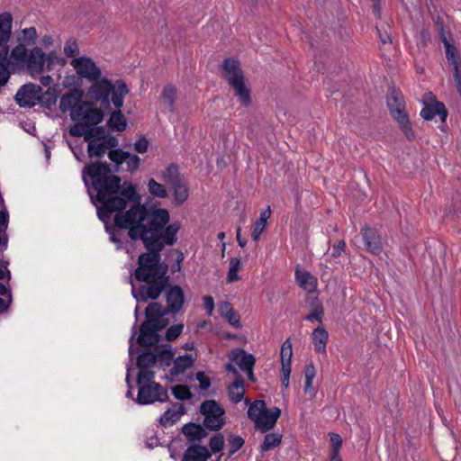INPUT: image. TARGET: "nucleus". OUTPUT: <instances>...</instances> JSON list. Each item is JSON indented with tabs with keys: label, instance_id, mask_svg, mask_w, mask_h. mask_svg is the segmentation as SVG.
I'll use <instances>...</instances> for the list:
<instances>
[{
	"label": "nucleus",
	"instance_id": "nucleus-1",
	"mask_svg": "<svg viewBox=\"0 0 461 461\" xmlns=\"http://www.w3.org/2000/svg\"><path fill=\"white\" fill-rule=\"evenodd\" d=\"M169 221L168 210L158 209L151 218L127 230L129 238L133 241H142L147 250L139 255L138 267L133 274L137 281L145 285L136 288L131 282L132 295L138 302L157 300L168 285V266L161 261L160 253L167 245L172 246L177 241V232L181 228L179 221L168 224Z\"/></svg>",
	"mask_w": 461,
	"mask_h": 461
},
{
	"label": "nucleus",
	"instance_id": "nucleus-2",
	"mask_svg": "<svg viewBox=\"0 0 461 461\" xmlns=\"http://www.w3.org/2000/svg\"><path fill=\"white\" fill-rule=\"evenodd\" d=\"M83 180L88 185L90 177L92 186L96 191L98 215L102 221L111 217L119 228L129 230L132 226L144 222L159 208L141 203V196L130 182L122 183V178L113 174L107 162L95 161L83 169Z\"/></svg>",
	"mask_w": 461,
	"mask_h": 461
},
{
	"label": "nucleus",
	"instance_id": "nucleus-3",
	"mask_svg": "<svg viewBox=\"0 0 461 461\" xmlns=\"http://www.w3.org/2000/svg\"><path fill=\"white\" fill-rule=\"evenodd\" d=\"M93 84L86 92V96L91 102H100L106 107L110 106V95L111 101L116 109H121L123 105V99L129 94L130 90L128 86L123 80H117L115 84H113L106 77L96 79L92 81Z\"/></svg>",
	"mask_w": 461,
	"mask_h": 461
},
{
	"label": "nucleus",
	"instance_id": "nucleus-4",
	"mask_svg": "<svg viewBox=\"0 0 461 461\" xmlns=\"http://www.w3.org/2000/svg\"><path fill=\"white\" fill-rule=\"evenodd\" d=\"M95 103L85 101L71 111L70 118L75 123L70 126L68 132L73 137H82L84 131L91 126L98 125L104 119V113L101 108L94 107Z\"/></svg>",
	"mask_w": 461,
	"mask_h": 461
},
{
	"label": "nucleus",
	"instance_id": "nucleus-5",
	"mask_svg": "<svg viewBox=\"0 0 461 461\" xmlns=\"http://www.w3.org/2000/svg\"><path fill=\"white\" fill-rule=\"evenodd\" d=\"M222 77L233 88L240 103L248 107L251 104L250 89L245 83V76L239 60L228 58L221 65Z\"/></svg>",
	"mask_w": 461,
	"mask_h": 461
},
{
	"label": "nucleus",
	"instance_id": "nucleus-6",
	"mask_svg": "<svg viewBox=\"0 0 461 461\" xmlns=\"http://www.w3.org/2000/svg\"><path fill=\"white\" fill-rule=\"evenodd\" d=\"M387 106L393 118L398 122L399 127L408 140L414 139L409 116L405 112V102L401 92L393 90L387 97Z\"/></svg>",
	"mask_w": 461,
	"mask_h": 461
},
{
	"label": "nucleus",
	"instance_id": "nucleus-7",
	"mask_svg": "<svg viewBox=\"0 0 461 461\" xmlns=\"http://www.w3.org/2000/svg\"><path fill=\"white\" fill-rule=\"evenodd\" d=\"M437 25L439 30L440 40L442 41L446 50L447 63L452 68L454 81L456 86L457 92L461 96V56L458 53L456 47L448 41L444 31L443 23L439 17H438Z\"/></svg>",
	"mask_w": 461,
	"mask_h": 461
},
{
	"label": "nucleus",
	"instance_id": "nucleus-8",
	"mask_svg": "<svg viewBox=\"0 0 461 461\" xmlns=\"http://www.w3.org/2000/svg\"><path fill=\"white\" fill-rule=\"evenodd\" d=\"M200 412L204 416L203 426L212 431L221 429L225 424V410L214 400H206L200 406Z\"/></svg>",
	"mask_w": 461,
	"mask_h": 461
},
{
	"label": "nucleus",
	"instance_id": "nucleus-9",
	"mask_svg": "<svg viewBox=\"0 0 461 461\" xmlns=\"http://www.w3.org/2000/svg\"><path fill=\"white\" fill-rule=\"evenodd\" d=\"M136 402L140 405L152 404L156 402H165L169 399L167 390L159 383H146L138 385Z\"/></svg>",
	"mask_w": 461,
	"mask_h": 461
},
{
	"label": "nucleus",
	"instance_id": "nucleus-10",
	"mask_svg": "<svg viewBox=\"0 0 461 461\" xmlns=\"http://www.w3.org/2000/svg\"><path fill=\"white\" fill-rule=\"evenodd\" d=\"M71 65L80 77L86 78L91 82L96 81V79H99L102 76L101 69L89 57L83 56L76 58L72 59Z\"/></svg>",
	"mask_w": 461,
	"mask_h": 461
},
{
	"label": "nucleus",
	"instance_id": "nucleus-11",
	"mask_svg": "<svg viewBox=\"0 0 461 461\" xmlns=\"http://www.w3.org/2000/svg\"><path fill=\"white\" fill-rule=\"evenodd\" d=\"M166 291L167 307L165 312L169 314H176L179 312L185 303V294L183 289L177 285H170L164 290Z\"/></svg>",
	"mask_w": 461,
	"mask_h": 461
},
{
	"label": "nucleus",
	"instance_id": "nucleus-12",
	"mask_svg": "<svg viewBox=\"0 0 461 461\" xmlns=\"http://www.w3.org/2000/svg\"><path fill=\"white\" fill-rule=\"evenodd\" d=\"M41 86L26 84L20 87L15 95L16 103L21 107H32L39 103Z\"/></svg>",
	"mask_w": 461,
	"mask_h": 461
},
{
	"label": "nucleus",
	"instance_id": "nucleus-13",
	"mask_svg": "<svg viewBox=\"0 0 461 461\" xmlns=\"http://www.w3.org/2000/svg\"><path fill=\"white\" fill-rule=\"evenodd\" d=\"M158 332L151 320H145L140 327V335L137 339L138 344L142 347L157 345L160 339Z\"/></svg>",
	"mask_w": 461,
	"mask_h": 461
},
{
	"label": "nucleus",
	"instance_id": "nucleus-14",
	"mask_svg": "<svg viewBox=\"0 0 461 461\" xmlns=\"http://www.w3.org/2000/svg\"><path fill=\"white\" fill-rule=\"evenodd\" d=\"M45 62L46 54L41 48L35 47L30 51L25 63L29 73L34 77L43 71Z\"/></svg>",
	"mask_w": 461,
	"mask_h": 461
},
{
	"label": "nucleus",
	"instance_id": "nucleus-15",
	"mask_svg": "<svg viewBox=\"0 0 461 461\" xmlns=\"http://www.w3.org/2000/svg\"><path fill=\"white\" fill-rule=\"evenodd\" d=\"M363 240L366 249L375 255H379L382 250L381 238L375 229L366 227L362 229Z\"/></svg>",
	"mask_w": 461,
	"mask_h": 461
},
{
	"label": "nucleus",
	"instance_id": "nucleus-16",
	"mask_svg": "<svg viewBox=\"0 0 461 461\" xmlns=\"http://www.w3.org/2000/svg\"><path fill=\"white\" fill-rule=\"evenodd\" d=\"M195 358L191 354H185L174 359L173 366L168 371V376L173 381L178 375L184 374L194 364Z\"/></svg>",
	"mask_w": 461,
	"mask_h": 461
},
{
	"label": "nucleus",
	"instance_id": "nucleus-17",
	"mask_svg": "<svg viewBox=\"0 0 461 461\" xmlns=\"http://www.w3.org/2000/svg\"><path fill=\"white\" fill-rule=\"evenodd\" d=\"M83 95V91L78 89H73L63 95L59 102L60 111L62 113H67L68 111L71 112L76 109L84 102L82 101Z\"/></svg>",
	"mask_w": 461,
	"mask_h": 461
},
{
	"label": "nucleus",
	"instance_id": "nucleus-18",
	"mask_svg": "<svg viewBox=\"0 0 461 461\" xmlns=\"http://www.w3.org/2000/svg\"><path fill=\"white\" fill-rule=\"evenodd\" d=\"M280 415V408L273 407L272 409L268 410L266 407V411L263 412L261 420L258 423L257 428L259 429L262 432H267L272 429L275 427Z\"/></svg>",
	"mask_w": 461,
	"mask_h": 461
},
{
	"label": "nucleus",
	"instance_id": "nucleus-19",
	"mask_svg": "<svg viewBox=\"0 0 461 461\" xmlns=\"http://www.w3.org/2000/svg\"><path fill=\"white\" fill-rule=\"evenodd\" d=\"M230 359L235 362L241 370L254 367L256 357L252 354L247 353L243 348H236L231 351Z\"/></svg>",
	"mask_w": 461,
	"mask_h": 461
},
{
	"label": "nucleus",
	"instance_id": "nucleus-20",
	"mask_svg": "<svg viewBox=\"0 0 461 461\" xmlns=\"http://www.w3.org/2000/svg\"><path fill=\"white\" fill-rule=\"evenodd\" d=\"M437 114L440 116L442 122H445L447 116L444 104L438 101L431 105L426 104L420 111V116L427 121L433 119Z\"/></svg>",
	"mask_w": 461,
	"mask_h": 461
},
{
	"label": "nucleus",
	"instance_id": "nucleus-21",
	"mask_svg": "<svg viewBox=\"0 0 461 461\" xmlns=\"http://www.w3.org/2000/svg\"><path fill=\"white\" fill-rule=\"evenodd\" d=\"M185 412V408L181 403H174L172 409L167 410L159 419V423L167 427L176 422L181 415Z\"/></svg>",
	"mask_w": 461,
	"mask_h": 461
},
{
	"label": "nucleus",
	"instance_id": "nucleus-22",
	"mask_svg": "<svg viewBox=\"0 0 461 461\" xmlns=\"http://www.w3.org/2000/svg\"><path fill=\"white\" fill-rule=\"evenodd\" d=\"M182 432L189 441H200L208 435L207 431L202 425L193 422L184 425Z\"/></svg>",
	"mask_w": 461,
	"mask_h": 461
},
{
	"label": "nucleus",
	"instance_id": "nucleus-23",
	"mask_svg": "<svg viewBox=\"0 0 461 461\" xmlns=\"http://www.w3.org/2000/svg\"><path fill=\"white\" fill-rule=\"evenodd\" d=\"M13 16L5 12L0 14V46L7 44L12 33Z\"/></svg>",
	"mask_w": 461,
	"mask_h": 461
},
{
	"label": "nucleus",
	"instance_id": "nucleus-24",
	"mask_svg": "<svg viewBox=\"0 0 461 461\" xmlns=\"http://www.w3.org/2000/svg\"><path fill=\"white\" fill-rule=\"evenodd\" d=\"M209 456L210 453L206 447L194 445L186 449L183 461H206Z\"/></svg>",
	"mask_w": 461,
	"mask_h": 461
},
{
	"label": "nucleus",
	"instance_id": "nucleus-25",
	"mask_svg": "<svg viewBox=\"0 0 461 461\" xmlns=\"http://www.w3.org/2000/svg\"><path fill=\"white\" fill-rule=\"evenodd\" d=\"M229 396L234 403L240 402L245 394V380L243 377L236 379L228 389Z\"/></svg>",
	"mask_w": 461,
	"mask_h": 461
},
{
	"label": "nucleus",
	"instance_id": "nucleus-26",
	"mask_svg": "<svg viewBox=\"0 0 461 461\" xmlns=\"http://www.w3.org/2000/svg\"><path fill=\"white\" fill-rule=\"evenodd\" d=\"M296 281L304 290L313 291L317 286V279L308 271L302 272L298 268L295 271Z\"/></svg>",
	"mask_w": 461,
	"mask_h": 461
},
{
	"label": "nucleus",
	"instance_id": "nucleus-27",
	"mask_svg": "<svg viewBox=\"0 0 461 461\" xmlns=\"http://www.w3.org/2000/svg\"><path fill=\"white\" fill-rule=\"evenodd\" d=\"M175 354L171 348V346L166 344L163 348L158 350L156 349L157 363L163 368L170 366L174 362Z\"/></svg>",
	"mask_w": 461,
	"mask_h": 461
},
{
	"label": "nucleus",
	"instance_id": "nucleus-28",
	"mask_svg": "<svg viewBox=\"0 0 461 461\" xmlns=\"http://www.w3.org/2000/svg\"><path fill=\"white\" fill-rule=\"evenodd\" d=\"M84 132L82 136L86 142L103 141L108 134L104 126L97 125L89 127Z\"/></svg>",
	"mask_w": 461,
	"mask_h": 461
},
{
	"label": "nucleus",
	"instance_id": "nucleus-29",
	"mask_svg": "<svg viewBox=\"0 0 461 461\" xmlns=\"http://www.w3.org/2000/svg\"><path fill=\"white\" fill-rule=\"evenodd\" d=\"M59 94V93L57 86L53 87L50 86L45 93L41 91L39 103L42 106L48 108L49 110H51L52 107L56 104Z\"/></svg>",
	"mask_w": 461,
	"mask_h": 461
},
{
	"label": "nucleus",
	"instance_id": "nucleus-30",
	"mask_svg": "<svg viewBox=\"0 0 461 461\" xmlns=\"http://www.w3.org/2000/svg\"><path fill=\"white\" fill-rule=\"evenodd\" d=\"M107 125L113 131H122L127 127V122L125 116L122 114L120 109L111 113L110 118L107 122Z\"/></svg>",
	"mask_w": 461,
	"mask_h": 461
},
{
	"label": "nucleus",
	"instance_id": "nucleus-31",
	"mask_svg": "<svg viewBox=\"0 0 461 461\" xmlns=\"http://www.w3.org/2000/svg\"><path fill=\"white\" fill-rule=\"evenodd\" d=\"M177 90L176 87L172 84H167L164 86L161 98L165 104H167L170 112L175 111V103L176 99Z\"/></svg>",
	"mask_w": 461,
	"mask_h": 461
},
{
	"label": "nucleus",
	"instance_id": "nucleus-32",
	"mask_svg": "<svg viewBox=\"0 0 461 461\" xmlns=\"http://www.w3.org/2000/svg\"><path fill=\"white\" fill-rule=\"evenodd\" d=\"M329 334L322 327L314 329L312 332V340L317 352H325L326 343Z\"/></svg>",
	"mask_w": 461,
	"mask_h": 461
},
{
	"label": "nucleus",
	"instance_id": "nucleus-33",
	"mask_svg": "<svg viewBox=\"0 0 461 461\" xmlns=\"http://www.w3.org/2000/svg\"><path fill=\"white\" fill-rule=\"evenodd\" d=\"M170 189L173 190L174 199L177 205L184 203L189 196V189L182 179L180 183L170 185Z\"/></svg>",
	"mask_w": 461,
	"mask_h": 461
},
{
	"label": "nucleus",
	"instance_id": "nucleus-34",
	"mask_svg": "<svg viewBox=\"0 0 461 461\" xmlns=\"http://www.w3.org/2000/svg\"><path fill=\"white\" fill-rule=\"evenodd\" d=\"M266 402L263 400H257L250 404L248 410V417L254 421L257 426L259 420H261V416L263 412L266 411Z\"/></svg>",
	"mask_w": 461,
	"mask_h": 461
},
{
	"label": "nucleus",
	"instance_id": "nucleus-35",
	"mask_svg": "<svg viewBox=\"0 0 461 461\" xmlns=\"http://www.w3.org/2000/svg\"><path fill=\"white\" fill-rule=\"evenodd\" d=\"M310 307L311 312L304 317V320L309 321H317L321 323L324 315V309L322 303L317 297H315L310 303Z\"/></svg>",
	"mask_w": 461,
	"mask_h": 461
},
{
	"label": "nucleus",
	"instance_id": "nucleus-36",
	"mask_svg": "<svg viewBox=\"0 0 461 461\" xmlns=\"http://www.w3.org/2000/svg\"><path fill=\"white\" fill-rule=\"evenodd\" d=\"M156 363V353H153L150 350H147L138 356L136 366L139 369H145L154 366Z\"/></svg>",
	"mask_w": 461,
	"mask_h": 461
},
{
	"label": "nucleus",
	"instance_id": "nucleus-37",
	"mask_svg": "<svg viewBox=\"0 0 461 461\" xmlns=\"http://www.w3.org/2000/svg\"><path fill=\"white\" fill-rule=\"evenodd\" d=\"M182 176L179 174L178 167L176 164L169 165L162 174V180L167 185H172L180 183Z\"/></svg>",
	"mask_w": 461,
	"mask_h": 461
},
{
	"label": "nucleus",
	"instance_id": "nucleus-38",
	"mask_svg": "<svg viewBox=\"0 0 461 461\" xmlns=\"http://www.w3.org/2000/svg\"><path fill=\"white\" fill-rule=\"evenodd\" d=\"M167 314L165 312V308L159 303H150L145 310L146 320H151V322H154L155 319Z\"/></svg>",
	"mask_w": 461,
	"mask_h": 461
},
{
	"label": "nucleus",
	"instance_id": "nucleus-39",
	"mask_svg": "<svg viewBox=\"0 0 461 461\" xmlns=\"http://www.w3.org/2000/svg\"><path fill=\"white\" fill-rule=\"evenodd\" d=\"M87 153L89 158H102L108 153V149L104 141L87 142Z\"/></svg>",
	"mask_w": 461,
	"mask_h": 461
},
{
	"label": "nucleus",
	"instance_id": "nucleus-40",
	"mask_svg": "<svg viewBox=\"0 0 461 461\" xmlns=\"http://www.w3.org/2000/svg\"><path fill=\"white\" fill-rule=\"evenodd\" d=\"M293 356L292 342L287 339L281 347V366L282 368L291 367V359Z\"/></svg>",
	"mask_w": 461,
	"mask_h": 461
},
{
	"label": "nucleus",
	"instance_id": "nucleus-41",
	"mask_svg": "<svg viewBox=\"0 0 461 461\" xmlns=\"http://www.w3.org/2000/svg\"><path fill=\"white\" fill-rule=\"evenodd\" d=\"M28 55L29 54L27 53L25 45L23 43H20L15 48H14L10 53L11 63H25Z\"/></svg>",
	"mask_w": 461,
	"mask_h": 461
},
{
	"label": "nucleus",
	"instance_id": "nucleus-42",
	"mask_svg": "<svg viewBox=\"0 0 461 461\" xmlns=\"http://www.w3.org/2000/svg\"><path fill=\"white\" fill-rule=\"evenodd\" d=\"M282 435L276 433H269L265 436L264 441L260 446L263 452L268 451L281 444Z\"/></svg>",
	"mask_w": 461,
	"mask_h": 461
},
{
	"label": "nucleus",
	"instance_id": "nucleus-43",
	"mask_svg": "<svg viewBox=\"0 0 461 461\" xmlns=\"http://www.w3.org/2000/svg\"><path fill=\"white\" fill-rule=\"evenodd\" d=\"M130 156V153L127 151H123L121 149H114L108 151V157L111 161L116 164V168L113 170V172H117V167L122 165L126 159L127 157Z\"/></svg>",
	"mask_w": 461,
	"mask_h": 461
},
{
	"label": "nucleus",
	"instance_id": "nucleus-44",
	"mask_svg": "<svg viewBox=\"0 0 461 461\" xmlns=\"http://www.w3.org/2000/svg\"><path fill=\"white\" fill-rule=\"evenodd\" d=\"M172 394L176 400L186 401L193 397V393L189 387L185 384H177L172 387Z\"/></svg>",
	"mask_w": 461,
	"mask_h": 461
},
{
	"label": "nucleus",
	"instance_id": "nucleus-45",
	"mask_svg": "<svg viewBox=\"0 0 461 461\" xmlns=\"http://www.w3.org/2000/svg\"><path fill=\"white\" fill-rule=\"evenodd\" d=\"M148 186L149 192L152 195L159 198H166L167 196V191L166 187L162 184L157 182L155 179L150 178L149 180Z\"/></svg>",
	"mask_w": 461,
	"mask_h": 461
},
{
	"label": "nucleus",
	"instance_id": "nucleus-46",
	"mask_svg": "<svg viewBox=\"0 0 461 461\" xmlns=\"http://www.w3.org/2000/svg\"><path fill=\"white\" fill-rule=\"evenodd\" d=\"M241 268V264L239 258H231L230 260V267L228 272V282L233 283L235 281L240 280V276H238L237 272Z\"/></svg>",
	"mask_w": 461,
	"mask_h": 461
},
{
	"label": "nucleus",
	"instance_id": "nucleus-47",
	"mask_svg": "<svg viewBox=\"0 0 461 461\" xmlns=\"http://www.w3.org/2000/svg\"><path fill=\"white\" fill-rule=\"evenodd\" d=\"M316 375V369L313 364H308L304 367V377H305V384H304V392H310L312 389V382Z\"/></svg>",
	"mask_w": 461,
	"mask_h": 461
},
{
	"label": "nucleus",
	"instance_id": "nucleus-48",
	"mask_svg": "<svg viewBox=\"0 0 461 461\" xmlns=\"http://www.w3.org/2000/svg\"><path fill=\"white\" fill-rule=\"evenodd\" d=\"M155 372L149 368L140 369L137 375V385H142L146 383H157L154 381Z\"/></svg>",
	"mask_w": 461,
	"mask_h": 461
},
{
	"label": "nucleus",
	"instance_id": "nucleus-49",
	"mask_svg": "<svg viewBox=\"0 0 461 461\" xmlns=\"http://www.w3.org/2000/svg\"><path fill=\"white\" fill-rule=\"evenodd\" d=\"M23 37H19L18 41L23 44L33 45L37 40V32L34 27H30L22 31Z\"/></svg>",
	"mask_w": 461,
	"mask_h": 461
},
{
	"label": "nucleus",
	"instance_id": "nucleus-50",
	"mask_svg": "<svg viewBox=\"0 0 461 461\" xmlns=\"http://www.w3.org/2000/svg\"><path fill=\"white\" fill-rule=\"evenodd\" d=\"M244 443H245V441H244V439L240 436L230 435L228 437V445H229V447H230V456L233 455L238 450H240L243 447Z\"/></svg>",
	"mask_w": 461,
	"mask_h": 461
},
{
	"label": "nucleus",
	"instance_id": "nucleus-51",
	"mask_svg": "<svg viewBox=\"0 0 461 461\" xmlns=\"http://www.w3.org/2000/svg\"><path fill=\"white\" fill-rule=\"evenodd\" d=\"M66 62V59L59 56L55 51H50L48 55H46L45 64L48 70H51L55 64L64 66Z\"/></svg>",
	"mask_w": 461,
	"mask_h": 461
},
{
	"label": "nucleus",
	"instance_id": "nucleus-52",
	"mask_svg": "<svg viewBox=\"0 0 461 461\" xmlns=\"http://www.w3.org/2000/svg\"><path fill=\"white\" fill-rule=\"evenodd\" d=\"M209 446L211 447V450L213 453H218L222 450L224 447V438L223 435L221 433L215 434L209 442Z\"/></svg>",
	"mask_w": 461,
	"mask_h": 461
},
{
	"label": "nucleus",
	"instance_id": "nucleus-53",
	"mask_svg": "<svg viewBox=\"0 0 461 461\" xmlns=\"http://www.w3.org/2000/svg\"><path fill=\"white\" fill-rule=\"evenodd\" d=\"M183 329H184L183 324H175V325L169 327L166 332V336H165L166 339L167 341H174L180 336V334L183 331Z\"/></svg>",
	"mask_w": 461,
	"mask_h": 461
},
{
	"label": "nucleus",
	"instance_id": "nucleus-54",
	"mask_svg": "<svg viewBox=\"0 0 461 461\" xmlns=\"http://www.w3.org/2000/svg\"><path fill=\"white\" fill-rule=\"evenodd\" d=\"M64 53L68 57H76L79 53V48L75 40L69 39L64 46Z\"/></svg>",
	"mask_w": 461,
	"mask_h": 461
},
{
	"label": "nucleus",
	"instance_id": "nucleus-55",
	"mask_svg": "<svg viewBox=\"0 0 461 461\" xmlns=\"http://www.w3.org/2000/svg\"><path fill=\"white\" fill-rule=\"evenodd\" d=\"M114 225L113 227L107 229L110 232V240L117 243L119 247H122V240L120 238L122 230H127L126 228H119L115 225V222L113 221Z\"/></svg>",
	"mask_w": 461,
	"mask_h": 461
},
{
	"label": "nucleus",
	"instance_id": "nucleus-56",
	"mask_svg": "<svg viewBox=\"0 0 461 461\" xmlns=\"http://www.w3.org/2000/svg\"><path fill=\"white\" fill-rule=\"evenodd\" d=\"M266 226H267L266 222L261 221L258 219L257 220V221L255 222V224L253 226V230L251 233L253 240L257 241L259 239L260 235L262 234V232L265 230Z\"/></svg>",
	"mask_w": 461,
	"mask_h": 461
},
{
	"label": "nucleus",
	"instance_id": "nucleus-57",
	"mask_svg": "<svg viewBox=\"0 0 461 461\" xmlns=\"http://www.w3.org/2000/svg\"><path fill=\"white\" fill-rule=\"evenodd\" d=\"M125 162L127 163L128 170L130 172H133L139 168L140 159L137 155L130 153V156L127 157Z\"/></svg>",
	"mask_w": 461,
	"mask_h": 461
},
{
	"label": "nucleus",
	"instance_id": "nucleus-58",
	"mask_svg": "<svg viewBox=\"0 0 461 461\" xmlns=\"http://www.w3.org/2000/svg\"><path fill=\"white\" fill-rule=\"evenodd\" d=\"M149 142L146 137L141 136L134 143V149L139 153H145L149 149Z\"/></svg>",
	"mask_w": 461,
	"mask_h": 461
},
{
	"label": "nucleus",
	"instance_id": "nucleus-59",
	"mask_svg": "<svg viewBox=\"0 0 461 461\" xmlns=\"http://www.w3.org/2000/svg\"><path fill=\"white\" fill-rule=\"evenodd\" d=\"M195 376L202 390H207L211 386V379L203 372H197Z\"/></svg>",
	"mask_w": 461,
	"mask_h": 461
},
{
	"label": "nucleus",
	"instance_id": "nucleus-60",
	"mask_svg": "<svg viewBox=\"0 0 461 461\" xmlns=\"http://www.w3.org/2000/svg\"><path fill=\"white\" fill-rule=\"evenodd\" d=\"M225 318L227 319L230 325L234 326L235 328L241 327L240 317L239 313H237L234 310H232L231 312H230L228 313H225Z\"/></svg>",
	"mask_w": 461,
	"mask_h": 461
},
{
	"label": "nucleus",
	"instance_id": "nucleus-61",
	"mask_svg": "<svg viewBox=\"0 0 461 461\" xmlns=\"http://www.w3.org/2000/svg\"><path fill=\"white\" fill-rule=\"evenodd\" d=\"M9 65L0 63V86H5L10 77Z\"/></svg>",
	"mask_w": 461,
	"mask_h": 461
},
{
	"label": "nucleus",
	"instance_id": "nucleus-62",
	"mask_svg": "<svg viewBox=\"0 0 461 461\" xmlns=\"http://www.w3.org/2000/svg\"><path fill=\"white\" fill-rule=\"evenodd\" d=\"M0 47V63L11 64V59L9 56V47L7 46V44Z\"/></svg>",
	"mask_w": 461,
	"mask_h": 461
},
{
	"label": "nucleus",
	"instance_id": "nucleus-63",
	"mask_svg": "<svg viewBox=\"0 0 461 461\" xmlns=\"http://www.w3.org/2000/svg\"><path fill=\"white\" fill-rule=\"evenodd\" d=\"M332 450H339L342 446V438L336 433H330Z\"/></svg>",
	"mask_w": 461,
	"mask_h": 461
},
{
	"label": "nucleus",
	"instance_id": "nucleus-64",
	"mask_svg": "<svg viewBox=\"0 0 461 461\" xmlns=\"http://www.w3.org/2000/svg\"><path fill=\"white\" fill-rule=\"evenodd\" d=\"M345 248H346L345 241L344 240H339L338 243L333 245V249H332L333 251H332L331 256L333 258L340 257L342 252L345 251Z\"/></svg>",
	"mask_w": 461,
	"mask_h": 461
}]
</instances>
